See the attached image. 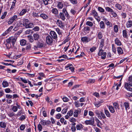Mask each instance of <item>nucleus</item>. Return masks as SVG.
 Returning <instances> with one entry per match:
<instances>
[{
  "label": "nucleus",
  "instance_id": "nucleus-56",
  "mask_svg": "<svg viewBox=\"0 0 132 132\" xmlns=\"http://www.w3.org/2000/svg\"><path fill=\"white\" fill-rule=\"evenodd\" d=\"M8 115L10 117H11L15 115L14 113L12 112H9L8 113Z\"/></svg>",
  "mask_w": 132,
  "mask_h": 132
},
{
  "label": "nucleus",
  "instance_id": "nucleus-17",
  "mask_svg": "<svg viewBox=\"0 0 132 132\" xmlns=\"http://www.w3.org/2000/svg\"><path fill=\"white\" fill-rule=\"evenodd\" d=\"M103 102V101L102 100L100 101L96 102L94 103V104L96 106L98 107L101 105V104Z\"/></svg>",
  "mask_w": 132,
  "mask_h": 132
},
{
  "label": "nucleus",
  "instance_id": "nucleus-20",
  "mask_svg": "<svg viewBox=\"0 0 132 132\" xmlns=\"http://www.w3.org/2000/svg\"><path fill=\"white\" fill-rule=\"evenodd\" d=\"M40 16L45 20H46L48 18V16L44 14H40Z\"/></svg>",
  "mask_w": 132,
  "mask_h": 132
},
{
  "label": "nucleus",
  "instance_id": "nucleus-22",
  "mask_svg": "<svg viewBox=\"0 0 132 132\" xmlns=\"http://www.w3.org/2000/svg\"><path fill=\"white\" fill-rule=\"evenodd\" d=\"M59 15L61 19L63 21H64L65 19V17L64 14L62 12H61L59 13Z\"/></svg>",
  "mask_w": 132,
  "mask_h": 132
},
{
  "label": "nucleus",
  "instance_id": "nucleus-29",
  "mask_svg": "<svg viewBox=\"0 0 132 132\" xmlns=\"http://www.w3.org/2000/svg\"><path fill=\"white\" fill-rule=\"evenodd\" d=\"M95 81V80L93 79H89L88 81H86L87 84H92L94 83Z\"/></svg>",
  "mask_w": 132,
  "mask_h": 132
},
{
  "label": "nucleus",
  "instance_id": "nucleus-37",
  "mask_svg": "<svg viewBox=\"0 0 132 132\" xmlns=\"http://www.w3.org/2000/svg\"><path fill=\"white\" fill-rule=\"evenodd\" d=\"M57 7L59 9H62L63 7V4L61 2H58Z\"/></svg>",
  "mask_w": 132,
  "mask_h": 132
},
{
  "label": "nucleus",
  "instance_id": "nucleus-47",
  "mask_svg": "<svg viewBox=\"0 0 132 132\" xmlns=\"http://www.w3.org/2000/svg\"><path fill=\"white\" fill-rule=\"evenodd\" d=\"M121 15L122 18L125 19L126 17L127 14L126 13L122 12Z\"/></svg>",
  "mask_w": 132,
  "mask_h": 132
},
{
  "label": "nucleus",
  "instance_id": "nucleus-33",
  "mask_svg": "<svg viewBox=\"0 0 132 132\" xmlns=\"http://www.w3.org/2000/svg\"><path fill=\"white\" fill-rule=\"evenodd\" d=\"M33 37L35 40H38L39 38V35L37 34H34Z\"/></svg>",
  "mask_w": 132,
  "mask_h": 132
},
{
  "label": "nucleus",
  "instance_id": "nucleus-16",
  "mask_svg": "<svg viewBox=\"0 0 132 132\" xmlns=\"http://www.w3.org/2000/svg\"><path fill=\"white\" fill-rule=\"evenodd\" d=\"M95 113L96 114V115L97 116L98 118L100 119H102V117L100 115V112L98 110H96L95 111Z\"/></svg>",
  "mask_w": 132,
  "mask_h": 132
},
{
  "label": "nucleus",
  "instance_id": "nucleus-15",
  "mask_svg": "<svg viewBox=\"0 0 132 132\" xmlns=\"http://www.w3.org/2000/svg\"><path fill=\"white\" fill-rule=\"evenodd\" d=\"M41 124L43 126L47 125L49 123L48 121H46L44 120H42L40 121Z\"/></svg>",
  "mask_w": 132,
  "mask_h": 132
},
{
  "label": "nucleus",
  "instance_id": "nucleus-43",
  "mask_svg": "<svg viewBox=\"0 0 132 132\" xmlns=\"http://www.w3.org/2000/svg\"><path fill=\"white\" fill-rule=\"evenodd\" d=\"M105 10L108 12L111 13L113 11V10L109 7H106L105 8Z\"/></svg>",
  "mask_w": 132,
  "mask_h": 132
},
{
  "label": "nucleus",
  "instance_id": "nucleus-36",
  "mask_svg": "<svg viewBox=\"0 0 132 132\" xmlns=\"http://www.w3.org/2000/svg\"><path fill=\"white\" fill-rule=\"evenodd\" d=\"M27 12V10L24 9L22 10L21 12L20 13L19 15L20 16H22L24 14Z\"/></svg>",
  "mask_w": 132,
  "mask_h": 132
},
{
  "label": "nucleus",
  "instance_id": "nucleus-46",
  "mask_svg": "<svg viewBox=\"0 0 132 132\" xmlns=\"http://www.w3.org/2000/svg\"><path fill=\"white\" fill-rule=\"evenodd\" d=\"M98 38L99 39H101L103 37V35L102 33L101 32H99L98 34Z\"/></svg>",
  "mask_w": 132,
  "mask_h": 132
},
{
  "label": "nucleus",
  "instance_id": "nucleus-61",
  "mask_svg": "<svg viewBox=\"0 0 132 132\" xmlns=\"http://www.w3.org/2000/svg\"><path fill=\"white\" fill-rule=\"evenodd\" d=\"M38 129L39 132L42 131V127L40 124H39L38 126Z\"/></svg>",
  "mask_w": 132,
  "mask_h": 132
},
{
  "label": "nucleus",
  "instance_id": "nucleus-38",
  "mask_svg": "<svg viewBox=\"0 0 132 132\" xmlns=\"http://www.w3.org/2000/svg\"><path fill=\"white\" fill-rule=\"evenodd\" d=\"M60 121L61 123H63L64 124V125L67 124V121L66 120L65 121L64 118L63 117L61 118L60 119Z\"/></svg>",
  "mask_w": 132,
  "mask_h": 132
},
{
  "label": "nucleus",
  "instance_id": "nucleus-59",
  "mask_svg": "<svg viewBox=\"0 0 132 132\" xmlns=\"http://www.w3.org/2000/svg\"><path fill=\"white\" fill-rule=\"evenodd\" d=\"M18 84L20 85V86H21L23 88H24L26 87L27 86H26L23 83L20 82H18Z\"/></svg>",
  "mask_w": 132,
  "mask_h": 132
},
{
  "label": "nucleus",
  "instance_id": "nucleus-41",
  "mask_svg": "<svg viewBox=\"0 0 132 132\" xmlns=\"http://www.w3.org/2000/svg\"><path fill=\"white\" fill-rule=\"evenodd\" d=\"M115 6L119 10H121L122 9V7L121 6L120 4H116L115 5Z\"/></svg>",
  "mask_w": 132,
  "mask_h": 132
},
{
  "label": "nucleus",
  "instance_id": "nucleus-35",
  "mask_svg": "<svg viewBox=\"0 0 132 132\" xmlns=\"http://www.w3.org/2000/svg\"><path fill=\"white\" fill-rule=\"evenodd\" d=\"M123 36L125 38H128L127 33L126 30H123L122 31Z\"/></svg>",
  "mask_w": 132,
  "mask_h": 132
},
{
  "label": "nucleus",
  "instance_id": "nucleus-34",
  "mask_svg": "<svg viewBox=\"0 0 132 132\" xmlns=\"http://www.w3.org/2000/svg\"><path fill=\"white\" fill-rule=\"evenodd\" d=\"M109 109L110 111L112 113H113L115 112V110L114 109V108L112 106H109Z\"/></svg>",
  "mask_w": 132,
  "mask_h": 132
},
{
  "label": "nucleus",
  "instance_id": "nucleus-23",
  "mask_svg": "<svg viewBox=\"0 0 132 132\" xmlns=\"http://www.w3.org/2000/svg\"><path fill=\"white\" fill-rule=\"evenodd\" d=\"M26 41L24 39H22L20 40V44L21 46L25 45L26 44Z\"/></svg>",
  "mask_w": 132,
  "mask_h": 132
},
{
  "label": "nucleus",
  "instance_id": "nucleus-30",
  "mask_svg": "<svg viewBox=\"0 0 132 132\" xmlns=\"http://www.w3.org/2000/svg\"><path fill=\"white\" fill-rule=\"evenodd\" d=\"M16 2V0H14L13 2H12V5L10 9L11 10H12L14 8Z\"/></svg>",
  "mask_w": 132,
  "mask_h": 132
},
{
  "label": "nucleus",
  "instance_id": "nucleus-3",
  "mask_svg": "<svg viewBox=\"0 0 132 132\" xmlns=\"http://www.w3.org/2000/svg\"><path fill=\"white\" fill-rule=\"evenodd\" d=\"M90 119V120H87L85 121V122L86 125H93L94 122V118L91 117Z\"/></svg>",
  "mask_w": 132,
  "mask_h": 132
},
{
  "label": "nucleus",
  "instance_id": "nucleus-44",
  "mask_svg": "<svg viewBox=\"0 0 132 132\" xmlns=\"http://www.w3.org/2000/svg\"><path fill=\"white\" fill-rule=\"evenodd\" d=\"M113 107L116 109H119V105L118 104L116 103H114L113 104Z\"/></svg>",
  "mask_w": 132,
  "mask_h": 132
},
{
  "label": "nucleus",
  "instance_id": "nucleus-58",
  "mask_svg": "<svg viewBox=\"0 0 132 132\" xmlns=\"http://www.w3.org/2000/svg\"><path fill=\"white\" fill-rule=\"evenodd\" d=\"M99 50V51L98 53V55L99 56H101L103 54V53L104 52H103V50H102V49Z\"/></svg>",
  "mask_w": 132,
  "mask_h": 132
},
{
  "label": "nucleus",
  "instance_id": "nucleus-7",
  "mask_svg": "<svg viewBox=\"0 0 132 132\" xmlns=\"http://www.w3.org/2000/svg\"><path fill=\"white\" fill-rule=\"evenodd\" d=\"M81 40L83 42H85V43H88L91 40L90 38L88 37L85 36L82 37L81 39Z\"/></svg>",
  "mask_w": 132,
  "mask_h": 132
},
{
  "label": "nucleus",
  "instance_id": "nucleus-11",
  "mask_svg": "<svg viewBox=\"0 0 132 132\" xmlns=\"http://www.w3.org/2000/svg\"><path fill=\"white\" fill-rule=\"evenodd\" d=\"M29 20L27 19H24L22 20V24L23 26H26L29 23Z\"/></svg>",
  "mask_w": 132,
  "mask_h": 132
},
{
  "label": "nucleus",
  "instance_id": "nucleus-57",
  "mask_svg": "<svg viewBox=\"0 0 132 132\" xmlns=\"http://www.w3.org/2000/svg\"><path fill=\"white\" fill-rule=\"evenodd\" d=\"M69 121L71 122H74L76 121V119L72 117L69 120Z\"/></svg>",
  "mask_w": 132,
  "mask_h": 132
},
{
  "label": "nucleus",
  "instance_id": "nucleus-40",
  "mask_svg": "<svg viewBox=\"0 0 132 132\" xmlns=\"http://www.w3.org/2000/svg\"><path fill=\"white\" fill-rule=\"evenodd\" d=\"M73 112V110H71L68 112L67 114L69 115V116L71 117L72 116Z\"/></svg>",
  "mask_w": 132,
  "mask_h": 132
},
{
  "label": "nucleus",
  "instance_id": "nucleus-27",
  "mask_svg": "<svg viewBox=\"0 0 132 132\" xmlns=\"http://www.w3.org/2000/svg\"><path fill=\"white\" fill-rule=\"evenodd\" d=\"M2 84L3 87H5L8 86L9 84L6 81H3L2 82Z\"/></svg>",
  "mask_w": 132,
  "mask_h": 132
},
{
  "label": "nucleus",
  "instance_id": "nucleus-14",
  "mask_svg": "<svg viewBox=\"0 0 132 132\" xmlns=\"http://www.w3.org/2000/svg\"><path fill=\"white\" fill-rule=\"evenodd\" d=\"M115 43L118 46H120L122 45L121 43L118 38H116L115 40Z\"/></svg>",
  "mask_w": 132,
  "mask_h": 132
},
{
  "label": "nucleus",
  "instance_id": "nucleus-28",
  "mask_svg": "<svg viewBox=\"0 0 132 132\" xmlns=\"http://www.w3.org/2000/svg\"><path fill=\"white\" fill-rule=\"evenodd\" d=\"M117 49L118 52L119 54L123 53V51L121 47H118Z\"/></svg>",
  "mask_w": 132,
  "mask_h": 132
},
{
  "label": "nucleus",
  "instance_id": "nucleus-21",
  "mask_svg": "<svg viewBox=\"0 0 132 132\" xmlns=\"http://www.w3.org/2000/svg\"><path fill=\"white\" fill-rule=\"evenodd\" d=\"M90 14L91 15L93 16L95 18L97 17L98 15L97 13L95 10H93Z\"/></svg>",
  "mask_w": 132,
  "mask_h": 132
},
{
  "label": "nucleus",
  "instance_id": "nucleus-5",
  "mask_svg": "<svg viewBox=\"0 0 132 132\" xmlns=\"http://www.w3.org/2000/svg\"><path fill=\"white\" fill-rule=\"evenodd\" d=\"M18 18L17 15H15L12 17L8 21V23L9 24H11L14 21Z\"/></svg>",
  "mask_w": 132,
  "mask_h": 132
},
{
  "label": "nucleus",
  "instance_id": "nucleus-26",
  "mask_svg": "<svg viewBox=\"0 0 132 132\" xmlns=\"http://www.w3.org/2000/svg\"><path fill=\"white\" fill-rule=\"evenodd\" d=\"M128 82L129 84V85L132 87V76L129 77Z\"/></svg>",
  "mask_w": 132,
  "mask_h": 132
},
{
  "label": "nucleus",
  "instance_id": "nucleus-49",
  "mask_svg": "<svg viewBox=\"0 0 132 132\" xmlns=\"http://www.w3.org/2000/svg\"><path fill=\"white\" fill-rule=\"evenodd\" d=\"M71 3L73 4H76L77 3V0H69Z\"/></svg>",
  "mask_w": 132,
  "mask_h": 132
},
{
  "label": "nucleus",
  "instance_id": "nucleus-32",
  "mask_svg": "<svg viewBox=\"0 0 132 132\" xmlns=\"http://www.w3.org/2000/svg\"><path fill=\"white\" fill-rule=\"evenodd\" d=\"M104 111L105 113L106 114V116L109 118L111 116V115L110 114V113L108 111L105 109H104Z\"/></svg>",
  "mask_w": 132,
  "mask_h": 132
},
{
  "label": "nucleus",
  "instance_id": "nucleus-54",
  "mask_svg": "<svg viewBox=\"0 0 132 132\" xmlns=\"http://www.w3.org/2000/svg\"><path fill=\"white\" fill-rule=\"evenodd\" d=\"M98 10L101 12H104L105 11L103 9L100 7H98Z\"/></svg>",
  "mask_w": 132,
  "mask_h": 132
},
{
  "label": "nucleus",
  "instance_id": "nucleus-25",
  "mask_svg": "<svg viewBox=\"0 0 132 132\" xmlns=\"http://www.w3.org/2000/svg\"><path fill=\"white\" fill-rule=\"evenodd\" d=\"M34 26V24L32 23H28L26 26V28H31L33 27Z\"/></svg>",
  "mask_w": 132,
  "mask_h": 132
},
{
  "label": "nucleus",
  "instance_id": "nucleus-50",
  "mask_svg": "<svg viewBox=\"0 0 132 132\" xmlns=\"http://www.w3.org/2000/svg\"><path fill=\"white\" fill-rule=\"evenodd\" d=\"M75 106L77 107H79L80 106V103L78 101H75L74 102Z\"/></svg>",
  "mask_w": 132,
  "mask_h": 132
},
{
  "label": "nucleus",
  "instance_id": "nucleus-31",
  "mask_svg": "<svg viewBox=\"0 0 132 132\" xmlns=\"http://www.w3.org/2000/svg\"><path fill=\"white\" fill-rule=\"evenodd\" d=\"M100 27L101 29H104L105 27V25L104 22L103 21H101L100 22Z\"/></svg>",
  "mask_w": 132,
  "mask_h": 132
},
{
  "label": "nucleus",
  "instance_id": "nucleus-62",
  "mask_svg": "<svg viewBox=\"0 0 132 132\" xmlns=\"http://www.w3.org/2000/svg\"><path fill=\"white\" fill-rule=\"evenodd\" d=\"M35 31H38L39 30V28L38 26H36L32 29Z\"/></svg>",
  "mask_w": 132,
  "mask_h": 132
},
{
  "label": "nucleus",
  "instance_id": "nucleus-18",
  "mask_svg": "<svg viewBox=\"0 0 132 132\" xmlns=\"http://www.w3.org/2000/svg\"><path fill=\"white\" fill-rule=\"evenodd\" d=\"M123 105L125 106V109L126 110L129 109V104L128 102H125L123 103Z\"/></svg>",
  "mask_w": 132,
  "mask_h": 132
},
{
  "label": "nucleus",
  "instance_id": "nucleus-8",
  "mask_svg": "<svg viewBox=\"0 0 132 132\" xmlns=\"http://www.w3.org/2000/svg\"><path fill=\"white\" fill-rule=\"evenodd\" d=\"M50 34L53 39H56L57 38V36L56 32L53 31H51L50 32Z\"/></svg>",
  "mask_w": 132,
  "mask_h": 132
},
{
  "label": "nucleus",
  "instance_id": "nucleus-45",
  "mask_svg": "<svg viewBox=\"0 0 132 132\" xmlns=\"http://www.w3.org/2000/svg\"><path fill=\"white\" fill-rule=\"evenodd\" d=\"M114 29L115 32H117L118 30V27L117 25H115L114 27Z\"/></svg>",
  "mask_w": 132,
  "mask_h": 132
},
{
  "label": "nucleus",
  "instance_id": "nucleus-42",
  "mask_svg": "<svg viewBox=\"0 0 132 132\" xmlns=\"http://www.w3.org/2000/svg\"><path fill=\"white\" fill-rule=\"evenodd\" d=\"M76 128L77 130H80L83 128V126L82 125H77Z\"/></svg>",
  "mask_w": 132,
  "mask_h": 132
},
{
  "label": "nucleus",
  "instance_id": "nucleus-64",
  "mask_svg": "<svg viewBox=\"0 0 132 132\" xmlns=\"http://www.w3.org/2000/svg\"><path fill=\"white\" fill-rule=\"evenodd\" d=\"M67 108H65L64 109H63L62 112V113L63 114H64L65 113L67 112Z\"/></svg>",
  "mask_w": 132,
  "mask_h": 132
},
{
  "label": "nucleus",
  "instance_id": "nucleus-53",
  "mask_svg": "<svg viewBox=\"0 0 132 132\" xmlns=\"http://www.w3.org/2000/svg\"><path fill=\"white\" fill-rule=\"evenodd\" d=\"M26 116L25 115H22L20 117L19 119L20 120H23L26 119Z\"/></svg>",
  "mask_w": 132,
  "mask_h": 132
},
{
  "label": "nucleus",
  "instance_id": "nucleus-60",
  "mask_svg": "<svg viewBox=\"0 0 132 132\" xmlns=\"http://www.w3.org/2000/svg\"><path fill=\"white\" fill-rule=\"evenodd\" d=\"M25 128V126L24 125H21L20 127V129L21 130H24Z\"/></svg>",
  "mask_w": 132,
  "mask_h": 132
},
{
  "label": "nucleus",
  "instance_id": "nucleus-1",
  "mask_svg": "<svg viewBox=\"0 0 132 132\" xmlns=\"http://www.w3.org/2000/svg\"><path fill=\"white\" fill-rule=\"evenodd\" d=\"M16 37H11L6 40V42L8 43H11L13 46L14 44L17 39Z\"/></svg>",
  "mask_w": 132,
  "mask_h": 132
},
{
  "label": "nucleus",
  "instance_id": "nucleus-24",
  "mask_svg": "<svg viewBox=\"0 0 132 132\" xmlns=\"http://www.w3.org/2000/svg\"><path fill=\"white\" fill-rule=\"evenodd\" d=\"M27 37L29 41L31 43H32L34 41L33 37L31 35H28L27 36Z\"/></svg>",
  "mask_w": 132,
  "mask_h": 132
},
{
  "label": "nucleus",
  "instance_id": "nucleus-2",
  "mask_svg": "<svg viewBox=\"0 0 132 132\" xmlns=\"http://www.w3.org/2000/svg\"><path fill=\"white\" fill-rule=\"evenodd\" d=\"M46 41L47 44L51 45L53 42L52 37L50 36H48L46 38Z\"/></svg>",
  "mask_w": 132,
  "mask_h": 132
},
{
  "label": "nucleus",
  "instance_id": "nucleus-10",
  "mask_svg": "<svg viewBox=\"0 0 132 132\" xmlns=\"http://www.w3.org/2000/svg\"><path fill=\"white\" fill-rule=\"evenodd\" d=\"M129 84L128 82H126L125 83V87L126 89L128 90L131 91L132 90V88L129 86Z\"/></svg>",
  "mask_w": 132,
  "mask_h": 132
},
{
  "label": "nucleus",
  "instance_id": "nucleus-39",
  "mask_svg": "<svg viewBox=\"0 0 132 132\" xmlns=\"http://www.w3.org/2000/svg\"><path fill=\"white\" fill-rule=\"evenodd\" d=\"M52 12L53 13L55 14H58V11L56 8H53L52 9Z\"/></svg>",
  "mask_w": 132,
  "mask_h": 132
},
{
  "label": "nucleus",
  "instance_id": "nucleus-6",
  "mask_svg": "<svg viewBox=\"0 0 132 132\" xmlns=\"http://www.w3.org/2000/svg\"><path fill=\"white\" fill-rule=\"evenodd\" d=\"M56 23L57 25L60 28H63L64 27V24L61 20L59 19L57 20Z\"/></svg>",
  "mask_w": 132,
  "mask_h": 132
},
{
  "label": "nucleus",
  "instance_id": "nucleus-4",
  "mask_svg": "<svg viewBox=\"0 0 132 132\" xmlns=\"http://www.w3.org/2000/svg\"><path fill=\"white\" fill-rule=\"evenodd\" d=\"M81 111V110L80 109L75 110L73 114L74 117L75 118L78 117V114L80 113Z\"/></svg>",
  "mask_w": 132,
  "mask_h": 132
},
{
  "label": "nucleus",
  "instance_id": "nucleus-48",
  "mask_svg": "<svg viewBox=\"0 0 132 132\" xmlns=\"http://www.w3.org/2000/svg\"><path fill=\"white\" fill-rule=\"evenodd\" d=\"M86 24L87 25L90 27H92L93 25V23L92 22L89 21L87 22Z\"/></svg>",
  "mask_w": 132,
  "mask_h": 132
},
{
  "label": "nucleus",
  "instance_id": "nucleus-63",
  "mask_svg": "<svg viewBox=\"0 0 132 132\" xmlns=\"http://www.w3.org/2000/svg\"><path fill=\"white\" fill-rule=\"evenodd\" d=\"M7 13L6 12H5L4 13L1 18L2 19H3L4 18L7 14Z\"/></svg>",
  "mask_w": 132,
  "mask_h": 132
},
{
  "label": "nucleus",
  "instance_id": "nucleus-51",
  "mask_svg": "<svg viewBox=\"0 0 132 132\" xmlns=\"http://www.w3.org/2000/svg\"><path fill=\"white\" fill-rule=\"evenodd\" d=\"M12 110L14 112H16L18 110L17 107L15 106H13L12 108Z\"/></svg>",
  "mask_w": 132,
  "mask_h": 132
},
{
  "label": "nucleus",
  "instance_id": "nucleus-52",
  "mask_svg": "<svg viewBox=\"0 0 132 132\" xmlns=\"http://www.w3.org/2000/svg\"><path fill=\"white\" fill-rule=\"evenodd\" d=\"M106 53L105 52H104L103 54L101 55V58L102 59H104L106 58Z\"/></svg>",
  "mask_w": 132,
  "mask_h": 132
},
{
  "label": "nucleus",
  "instance_id": "nucleus-12",
  "mask_svg": "<svg viewBox=\"0 0 132 132\" xmlns=\"http://www.w3.org/2000/svg\"><path fill=\"white\" fill-rule=\"evenodd\" d=\"M104 39H101L100 42V44L99 47V49H102L104 46Z\"/></svg>",
  "mask_w": 132,
  "mask_h": 132
},
{
  "label": "nucleus",
  "instance_id": "nucleus-13",
  "mask_svg": "<svg viewBox=\"0 0 132 132\" xmlns=\"http://www.w3.org/2000/svg\"><path fill=\"white\" fill-rule=\"evenodd\" d=\"M126 27L127 28L131 27L132 26V21L129 20L127 21L126 24Z\"/></svg>",
  "mask_w": 132,
  "mask_h": 132
},
{
  "label": "nucleus",
  "instance_id": "nucleus-19",
  "mask_svg": "<svg viewBox=\"0 0 132 132\" xmlns=\"http://www.w3.org/2000/svg\"><path fill=\"white\" fill-rule=\"evenodd\" d=\"M6 123L5 122L1 121L0 122V127L2 128H5L6 127Z\"/></svg>",
  "mask_w": 132,
  "mask_h": 132
},
{
  "label": "nucleus",
  "instance_id": "nucleus-9",
  "mask_svg": "<svg viewBox=\"0 0 132 132\" xmlns=\"http://www.w3.org/2000/svg\"><path fill=\"white\" fill-rule=\"evenodd\" d=\"M129 84L128 82H126L125 83V87L126 89L128 90L131 91L132 90V88L129 86Z\"/></svg>",
  "mask_w": 132,
  "mask_h": 132
},
{
  "label": "nucleus",
  "instance_id": "nucleus-55",
  "mask_svg": "<svg viewBox=\"0 0 132 132\" xmlns=\"http://www.w3.org/2000/svg\"><path fill=\"white\" fill-rule=\"evenodd\" d=\"M112 51L114 53H115L116 52V51L115 46L113 44H112Z\"/></svg>",
  "mask_w": 132,
  "mask_h": 132
}]
</instances>
